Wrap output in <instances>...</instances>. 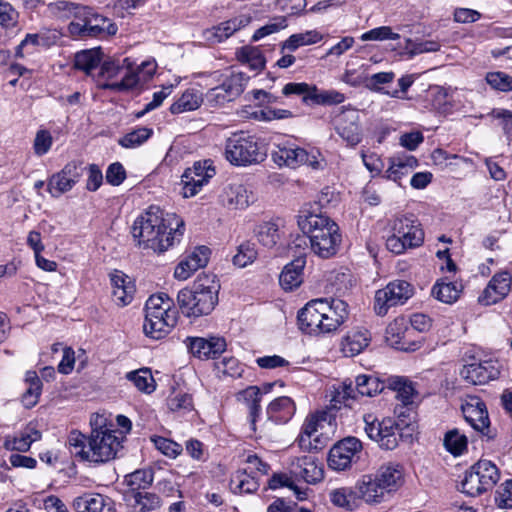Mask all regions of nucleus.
<instances>
[{"instance_id": "obj_43", "label": "nucleus", "mask_w": 512, "mask_h": 512, "mask_svg": "<svg viewBox=\"0 0 512 512\" xmlns=\"http://www.w3.org/2000/svg\"><path fill=\"white\" fill-rule=\"evenodd\" d=\"M28 387L22 395V403L26 408H32L38 402L42 390V382L36 372H27Z\"/></svg>"}, {"instance_id": "obj_57", "label": "nucleus", "mask_w": 512, "mask_h": 512, "mask_svg": "<svg viewBox=\"0 0 512 512\" xmlns=\"http://www.w3.org/2000/svg\"><path fill=\"white\" fill-rule=\"evenodd\" d=\"M314 88V85H309L307 83L301 82V83H295L290 82L287 83L283 89L282 93L285 96L290 95H298L302 97V101L306 104L311 102V95H312V89Z\"/></svg>"}, {"instance_id": "obj_62", "label": "nucleus", "mask_w": 512, "mask_h": 512, "mask_svg": "<svg viewBox=\"0 0 512 512\" xmlns=\"http://www.w3.org/2000/svg\"><path fill=\"white\" fill-rule=\"evenodd\" d=\"M286 26L287 20L284 16L276 17L272 19V21L269 22L268 24L257 29L252 36V40L258 41L265 36H268L270 34L280 31L281 29H284Z\"/></svg>"}, {"instance_id": "obj_34", "label": "nucleus", "mask_w": 512, "mask_h": 512, "mask_svg": "<svg viewBox=\"0 0 512 512\" xmlns=\"http://www.w3.org/2000/svg\"><path fill=\"white\" fill-rule=\"evenodd\" d=\"M387 386L396 392V398L405 406L413 404L417 397L413 383L406 377L391 376L387 379Z\"/></svg>"}, {"instance_id": "obj_15", "label": "nucleus", "mask_w": 512, "mask_h": 512, "mask_svg": "<svg viewBox=\"0 0 512 512\" xmlns=\"http://www.w3.org/2000/svg\"><path fill=\"white\" fill-rule=\"evenodd\" d=\"M206 164V161L203 164L196 162L192 168H187L183 173L181 183L183 185L182 194L185 198L195 196L202 186L214 176V169Z\"/></svg>"}, {"instance_id": "obj_32", "label": "nucleus", "mask_w": 512, "mask_h": 512, "mask_svg": "<svg viewBox=\"0 0 512 512\" xmlns=\"http://www.w3.org/2000/svg\"><path fill=\"white\" fill-rule=\"evenodd\" d=\"M253 195L248 189L241 183L228 184L222 194L223 202L233 208H246Z\"/></svg>"}, {"instance_id": "obj_2", "label": "nucleus", "mask_w": 512, "mask_h": 512, "mask_svg": "<svg viewBox=\"0 0 512 512\" xmlns=\"http://www.w3.org/2000/svg\"><path fill=\"white\" fill-rule=\"evenodd\" d=\"M103 417L91 420L92 431L87 438L79 431H72L68 436L70 453L82 461L106 463L115 459L122 448V432L103 424Z\"/></svg>"}, {"instance_id": "obj_56", "label": "nucleus", "mask_w": 512, "mask_h": 512, "mask_svg": "<svg viewBox=\"0 0 512 512\" xmlns=\"http://www.w3.org/2000/svg\"><path fill=\"white\" fill-rule=\"evenodd\" d=\"M238 57L255 70H260L265 66V59L257 48L249 46L243 47L238 53Z\"/></svg>"}, {"instance_id": "obj_20", "label": "nucleus", "mask_w": 512, "mask_h": 512, "mask_svg": "<svg viewBox=\"0 0 512 512\" xmlns=\"http://www.w3.org/2000/svg\"><path fill=\"white\" fill-rule=\"evenodd\" d=\"M336 131L348 144H358L361 141L358 111L354 109L343 111L337 118Z\"/></svg>"}, {"instance_id": "obj_29", "label": "nucleus", "mask_w": 512, "mask_h": 512, "mask_svg": "<svg viewBox=\"0 0 512 512\" xmlns=\"http://www.w3.org/2000/svg\"><path fill=\"white\" fill-rule=\"evenodd\" d=\"M112 294L120 305H127L133 299L135 287L130 278L120 271L111 274Z\"/></svg>"}, {"instance_id": "obj_37", "label": "nucleus", "mask_w": 512, "mask_h": 512, "mask_svg": "<svg viewBox=\"0 0 512 512\" xmlns=\"http://www.w3.org/2000/svg\"><path fill=\"white\" fill-rule=\"evenodd\" d=\"M261 397L262 392L257 386H249L238 394V399L242 400L248 407L253 431L257 430L255 423L260 412Z\"/></svg>"}, {"instance_id": "obj_24", "label": "nucleus", "mask_w": 512, "mask_h": 512, "mask_svg": "<svg viewBox=\"0 0 512 512\" xmlns=\"http://www.w3.org/2000/svg\"><path fill=\"white\" fill-rule=\"evenodd\" d=\"M418 166L416 157L401 153L389 158V166L383 178L400 184V180Z\"/></svg>"}, {"instance_id": "obj_25", "label": "nucleus", "mask_w": 512, "mask_h": 512, "mask_svg": "<svg viewBox=\"0 0 512 512\" xmlns=\"http://www.w3.org/2000/svg\"><path fill=\"white\" fill-rule=\"evenodd\" d=\"M41 432L32 424L27 425L16 435H7L4 438L3 447L9 451L26 452L32 443L40 440Z\"/></svg>"}, {"instance_id": "obj_36", "label": "nucleus", "mask_w": 512, "mask_h": 512, "mask_svg": "<svg viewBox=\"0 0 512 512\" xmlns=\"http://www.w3.org/2000/svg\"><path fill=\"white\" fill-rule=\"evenodd\" d=\"M203 102L202 93L197 89H187L171 106L172 114L194 111L198 109Z\"/></svg>"}, {"instance_id": "obj_35", "label": "nucleus", "mask_w": 512, "mask_h": 512, "mask_svg": "<svg viewBox=\"0 0 512 512\" xmlns=\"http://www.w3.org/2000/svg\"><path fill=\"white\" fill-rule=\"evenodd\" d=\"M134 512H149L161 506L158 495L149 492H134L127 494L125 499Z\"/></svg>"}, {"instance_id": "obj_53", "label": "nucleus", "mask_w": 512, "mask_h": 512, "mask_svg": "<svg viewBox=\"0 0 512 512\" xmlns=\"http://www.w3.org/2000/svg\"><path fill=\"white\" fill-rule=\"evenodd\" d=\"M150 440L158 451L172 459L180 455L183 450L180 444L171 439L154 435Z\"/></svg>"}, {"instance_id": "obj_59", "label": "nucleus", "mask_w": 512, "mask_h": 512, "mask_svg": "<svg viewBox=\"0 0 512 512\" xmlns=\"http://www.w3.org/2000/svg\"><path fill=\"white\" fill-rule=\"evenodd\" d=\"M440 47V43L434 40L414 42L411 39H407L405 49L410 56H415L422 53L439 51Z\"/></svg>"}, {"instance_id": "obj_9", "label": "nucleus", "mask_w": 512, "mask_h": 512, "mask_svg": "<svg viewBox=\"0 0 512 512\" xmlns=\"http://www.w3.org/2000/svg\"><path fill=\"white\" fill-rule=\"evenodd\" d=\"M266 153L262 151L256 137L238 132L232 134L225 144V158L236 166H248L262 162Z\"/></svg>"}, {"instance_id": "obj_1", "label": "nucleus", "mask_w": 512, "mask_h": 512, "mask_svg": "<svg viewBox=\"0 0 512 512\" xmlns=\"http://www.w3.org/2000/svg\"><path fill=\"white\" fill-rule=\"evenodd\" d=\"M184 233V222L176 214L165 213L158 206H150L133 223L132 236L137 245L162 253L176 242Z\"/></svg>"}, {"instance_id": "obj_63", "label": "nucleus", "mask_w": 512, "mask_h": 512, "mask_svg": "<svg viewBox=\"0 0 512 512\" xmlns=\"http://www.w3.org/2000/svg\"><path fill=\"white\" fill-rule=\"evenodd\" d=\"M432 104L439 112L448 113L452 108L449 91L444 87L436 86L433 89Z\"/></svg>"}, {"instance_id": "obj_40", "label": "nucleus", "mask_w": 512, "mask_h": 512, "mask_svg": "<svg viewBox=\"0 0 512 512\" xmlns=\"http://www.w3.org/2000/svg\"><path fill=\"white\" fill-rule=\"evenodd\" d=\"M49 10L59 18L75 17L81 18V15L89 13V7L75 4L68 1H57L49 4Z\"/></svg>"}, {"instance_id": "obj_28", "label": "nucleus", "mask_w": 512, "mask_h": 512, "mask_svg": "<svg viewBox=\"0 0 512 512\" xmlns=\"http://www.w3.org/2000/svg\"><path fill=\"white\" fill-rule=\"evenodd\" d=\"M371 336L368 330L357 328L343 338L341 350L347 357H353L361 353L370 343Z\"/></svg>"}, {"instance_id": "obj_26", "label": "nucleus", "mask_w": 512, "mask_h": 512, "mask_svg": "<svg viewBox=\"0 0 512 512\" xmlns=\"http://www.w3.org/2000/svg\"><path fill=\"white\" fill-rule=\"evenodd\" d=\"M295 413V404L287 396L274 399L267 407V420L275 424L287 423Z\"/></svg>"}, {"instance_id": "obj_44", "label": "nucleus", "mask_w": 512, "mask_h": 512, "mask_svg": "<svg viewBox=\"0 0 512 512\" xmlns=\"http://www.w3.org/2000/svg\"><path fill=\"white\" fill-rule=\"evenodd\" d=\"M248 79L242 72H233L220 86L226 92L227 97L233 101L242 94Z\"/></svg>"}, {"instance_id": "obj_3", "label": "nucleus", "mask_w": 512, "mask_h": 512, "mask_svg": "<svg viewBox=\"0 0 512 512\" xmlns=\"http://www.w3.org/2000/svg\"><path fill=\"white\" fill-rule=\"evenodd\" d=\"M348 305L340 299H314L298 312L300 329L307 334L336 331L348 318Z\"/></svg>"}, {"instance_id": "obj_55", "label": "nucleus", "mask_w": 512, "mask_h": 512, "mask_svg": "<svg viewBox=\"0 0 512 512\" xmlns=\"http://www.w3.org/2000/svg\"><path fill=\"white\" fill-rule=\"evenodd\" d=\"M269 488L270 489H278L281 487H287L291 490H293L298 498V500H304L305 499V493L301 492L299 488L295 485L291 477H289L287 474L284 473H275L269 480Z\"/></svg>"}, {"instance_id": "obj_52", "label": "nucleus", "mask_w": 512, "mask_h": 512, "mask_svg": "<svg viewBox=\"0 0 512 512\" xmlns=\"http://www.w3.org/2000/svg\"><path fill=\"white\" fill-rule=\"evenodd\" d=\"M444 446L451 454L461 455L467 448V437L457 429L450 430L444 437Z\"/></svg>"}, {"instance_id": "obj_21", "label": "nucleus", "mask_w": 512, "mask_h": 512, "mask_svg": "<svg viewBox=\"0 0 512 512\" xmlns=\"http://www.w3.org/2000/svg\"><path fill=\"white\" fill-rule=\"evenodd\" d=\"M392 231L396 233L409 248L418 247L423 243L424 232L420 224L411 217H400L394 220Z\"/></svg>"}, {"instance_id": "obj_30", "label": "nucleus", "mask_w": 512, "mask_h": 512, "mask_svg": "<svg viewBox=\"0 0 512 512\" xmlns=\"http://www.w3.org/2000/svg\"><path fill=\"white\" fill-rule=\"evenodd\" d=\"M103 53L100 48L83 50L76 53L74 58V67L83 71L87 76L96 79L95 71L101 66Z\"/></svg>"}, {"instance_id": "obj_6", "label": "nucleus", "mask_w": 512, "mask_h": 512, "mask_svg": "<svg viewBox=\"0 0 512 512\" xmlns=\"http://www.w3.org/2000/svg\"><path fill=\"white\" fill-rule=\"evenodd\" d=\"M219 284L213 275H199L191 288L178 292L177 303L188 317L210 314L218 302Z\"/></svg>"}, {"instance_id": "obj_38", "label": "nucleus", "mask_w": 512, "mask_h": 512, "mask_svg": "<svg viewBox=\"0 0 512 512\" xmlns=\"http://www.w3.org/2000/svg\"><path fill=\"white\" fill-rule=\"evenodd\" d=\"M250 20L251 18L249 16L241 15L234 19L225 21L213 28V36L217 42H222L240 28L247 26L250 23Z\"/></svg>"}, {"instance_id": "obj_54", "label": "nucleus", "mask_w": 512, "mask_h": 512, "mask_svg": "<svg viewBox=\"0 0 512 512\" xmlns=\"http://www.w3.org/2000/svg\"><path fill=\"white\" fill-rule=\"evenodd\" d=\"M400 35L392 31L389 26H380L371 29L360 36L362 41H385V40H398Z\"/></svg>"}, {"instance_id": "obj_8", "label": "nucleus", "mask_w": 512, "mask_h": 512, "mask_svg": "<svg viewBox=\"0 0 512 512\" xmlns=\"http://www.w3.org/2000/svg\"><path fill=\"white\" fill-rule=\"evenodd\" d=\"M95 81L99 88L125 91L134 88L139 83V77L129 58L111 59L101 63Z\"/></svg>"}, {"instance_id": "obj_33", "label": "nucleus", "mask_w": 512, "mask_h": 512, "mask_svg": "<svg viewBox=\"0 0 512 512\" xmlns=\"http://www.w3.org/2000/svg\"><path fill=\"white\" fill-rule=\"evenodd\" d=\"M80 19H84L88 28V35L96 37L102 34L114 35L117 32V26L102 15L94 13L89 7V13L81 15Z\"/></svg>"}, {"instance_id": "obj_22", "label": "nucleus", "mask_w": 512, "mask_h": 512, "mask_svg": "<svg viewBox=\"0 0 512 512\" xmlns=\"http://www.w3.org/2000/svg\"><path fill=\"white\" fill-rule=\"evenodd\" d=\"M73 507L77 512H115V502L102 494L85 493L76 497Z\"/></svg>"}, {"instance_id": "obj_23", "label": "nucleus", "mask_w": 512, "mask_h": 512, "mask_svg": "<svg viewBox=\"0 0 512 512\" xmlns=\"http://www.w3.org/2000/svg\"><path fill=\"white\" fill-rule=\"evenodd\" d=\"M465 420L477 431L483 432L489 426L486 405L477 397H471L462 405Z\"/></svg>"}, {"instance_id": "obj_31", "label": "nucleus", "mask_w": 512, "mask_h": 512, "mask_svg": "<svg viewBox=\"0 0 512 512\" xmlns=\"http://www.w3.org/2000/svg\"><path fill=\"white\" fill-rule=\"evenodd\" d=\"M329 498L331 503L339 508L346 511H354L360 506V495H358V489L356 486L351 487H340L330 491Z\"/></svg>"}, {"instance_id": "obj_5", "label": "nucleus", "mask_w": 512, "mask_h": 512, "mask_svg": "<svg viewBox=\"0 0 512 512\" xmlns=\"http://www.w3.org/2000/svg\"><path fill=\"white\" fill-rule=\"evenodd\" d=\"M404 483V470L400 464L389 462L374 473L362 475L356 482L361 500L367 504L386 501Z\"/></svg>"}, {"instance_id": "obj_27", "label": "nucleus", "mask_w": 512, "mask_h": 512, "mask_svg": "<svg viewBox=\"0 0 512 512\" xmlns=\"http://www.w3.org/2000/svg\"><path fill=\"white\" fill-rule=\"evenodd\" d=\"M305 264V258L299 256L284 267L279 276V283L284 290L291 291L300 286Z\"/></svg>"}, {"instance_id": "obj_58", "label": "nucleus", "mask_w": 512, "mask_h": 512, "mask_svg": "<svg viewBox=\"0 0 512 512\" xmlns=\"http://www.w3.org/2000/svg\"><path fill=\"white\" fill-rule=\"evenodd\" d=\"M486 81L495 90L502 92L512 90V77L504 72H489L486 75Z\"/></svg>"}, {"instance_id": "obj_4", "label": "nucleus", "mask_w": 512, "mask_h": 512, "mask_svg": "<svg viewBox=\"0 0 512 512\" xmlns=\"http://www.w3.org/2000/svg\"><path fill=\"white\" fill-rule=\"evenodd\" d=\"M298 226L309 238L311 250L320 258L327 259L339 250L342 237L338 225L322 214L301 211Z\"/></svg>"}, {"instance_id": "obj_7", "label": "nucleus", "mask_w": 512, "mask_h": 512, "mask_svg": "<svg viewBox=\"0 0 512 512\" xmlns=\"http://www.w3.org/2000/svg\"><path fill=\"white\" fill-rule=\"evenodd\" d=\"M165 293L152 295L145 304L144 332L153 339L165 337L177 323V311Z\"/></svg>"}, {"instance_id": "obj_42", "label": "nucleus", "mask_w": 512, "mask_h": 512, "mask_svg": "<svg viewBox=\"0 0 512 512\" xmlns=\"http://www.w3.org/2000/svg\"><path fill=\"white\" fill-rule=\"evenodd\" d=\"M356 391L361 396H374L383 391L385 384L373 375H358L356 377Z\"/></svg>"}, {"instance_id": "obj_18", "label": "nucleus", "mask_w": 512, "mask_h": 512, "mask_svg": "<svg viewBox=\"0 0 512 512\" xmlns=\"http://www.w3.org/2000/svg\"><path fill=\"white\" fill-rule=\"evenodd\" d=\"M511 286L512 275L509 272L497 273L491 278L478 301L485 306L495 304L508 295Z\"/></svg>"}, {"instance_id": "obj_14", "label": "nucleus", "mask_w": 512, "mask_h": 512, "mask_svg": "<svg viewBox=\"0 0 512 512\" xmlns=\"http://www.w3.org/2000/svg\"><path fill=\"white\" fill-rule=\"evenodd\" d=\"M362 443L356 437H347L335 444L328 457V465L336 471H343L351 467L359 459Z\"/></svg>"}, {"instance_id": "obj_45", "label": "nucleus", "mask_w": 512, "mask_h": 512, "mask_svg": "<svg viewBox=\"0 0 512 512\" xmlns=\"http://www.w3.org/2000/svg\"><path fill=\"white\" fill-rule=\"evenodd\" d=\"M327 420V414L325 412L316 413L308 416L302 426L301 442H304V437L309 439L314 437L316 442L319 441L318 431L322 430L324 423Z\"/></svg>"}, {"instance_id": "obj_50", "label": "nucleus", "mask_w": 512, "mask_h": 512, "mask_svg": "<svg viewBox=\"0 0 512 512\" xmlns=\"http://www.w3.org/2000/svg\"><path fill=\"white\" fill-rule=\"evenodd\" d=\"M152 134L151 128L139 127L120 138L118 143L124 148H135L146 142Z\"/></svg>"}, {"instance_id": "obj_46", "label": "nucleus", "mask_w": 512, "mask_h": 512, "mask_svg": "<svg viewBox=\"0 0 512 512\" xmlns=\"http://www.w3.org/2000/svg\"><path fill=\"white\" fill-rule=\"evenodd\" d=\"M322 40V35L316 30L291 35L283 44V49L294 51L305 45L315 44Z\"/></svg>"}, {"instance_id": "obj_17", "label": "nucleus", "mask_w": 512, "mask_h": 512, "mask_svg": "<svg viewBox=\"0 0 512 512\" xmlns=\"http://www.w3.org/2000/svg\"><path fill=\"white\" fill-rule=\"evenodd\" d=\"M185 343L189 352L199 359H214L226 349V341L221 337H187Z\"/></svg>"}, {"instance_id": "obj_48", "label": "nucleus", "mask_w": 512, "mask_h": 512, "mask_svg": "<svg viewBox=\"0 0 512 512\" xmlns=\"http://www.w3.org/2000/svg\"><path fill=\"white\" fill-rule=\"evenodd\" d=\"M127 485L130 487V493L140 492L146 489L153 482V472L149 469L136 470L125 477Z\"/></svg>"}, {"instance_id": "obj_16", "label": "nucleus", "mask_w": 512, "mask_h": 512, "mask_svg": "<svg viewBox=\"0 0 512 512\" xmlns=\"http://www.w3.org/2000/svg\"><path fill=\"white\" fill-rule=\"evenodd\" d=\"M499 374V366L493 360L472 362L464 365L460 371L462 378L473 385L486 384L498 378Z\"/></svg>"}, {"instance_id": "obj_13", "label": "nucleus", "mask_w": 512, "mask_h": 512, "mask_svg": "<svg viewBox=\"0 0 512 512\" xmlns=\"http://www.w3.org/2000/svg\"><path fill=\"white\" fill-rule=\"evenodd\" d=\"M365 423L364 430L367 436L377 442L380 447L386 450H393L398 445L397 426L395 422L390 419H378L373 414H366L363 416Z\"/></svg>"}, {"instance_id": "obj_41", "label": "nucleus", "mask_w": 512, "mask_h": 512, "mask_svg": "<svg viewBox=\"0 0 512 512\" xmlns=\"http://www.w3.org/2000/svg\"><path fill=\"white\" fill-rule=\"evenodd\" d=\"M256 236L263 246L272 248L280 240V226L277 222H264L257 227Z\"/></svg>"}, {"instance_id": "obj_19", "label": "nucleus", "mask_w": 512, "mask_h": 512, "mask_svg": "<svg viewBox=\"0 0 512 512\" xmlns=\"http://www.w3.org/2000/svg\"><path fill=\"white\" fill-rule=\"evenodd\" d=\"M291 473L309 484H315L324 477L322 464L313 455L294 458L290 464Z\"/></svg>"}, {"instance_id": "obj_64", "label": "nucleus", "mask_w": 512, "mask_h": 512, "mask_svg": "<svg viewBox=\"0 0 512 512\" xmlns=\"http://www.w3.org/2000/svg\"><path fill=\"white\" fill-rule=\"evenodd\" d=\"M19 14L14 7L0 0V25L4 28H13L17 25Z\"/></svg>"}, {"instance_id": "obj_61", "label": "nucleus", "mask_w": 512, "mask_h": 512, "mask_svg": "<svg viewBox=\"0 0 512 512\" xmlns=\"http://www.w3.org/2000/svg\"><path fill=\"white\" fill-rule=\"evenodd\" d=\"M53 144V138L48 130L40 129L36 132L33 141V150L37 156H43L48 153Z\"/></svg>"}, {"instance_id": "obj_51", "label": "nucleus", "mask_w": 512, "mask_h": 512, "mask_svg": "<svg viewBox=\"0 0 512 512\" xmlns=\"http://www.w3.org/2000/svg\"><path fill=\"white\" fill-rule=\"evenodd\" d=\"M345 100V96L336 90H319L315 85L312 89L311 102L317 105H336Z\"/></svg>"}, {"instance_id": "obj_12", "label": "nucleus", "mask_w": 512, "mask_h": 512, "mask_svg": "<svg viewBox=\"0 0 512 512\" xmlns=\"http://www.w3.org/2000/svg\"><path fill=\"white\" fill-rule=\"evenodd\" d=\"M413 294L414 288L408 281L389 282L384 288L376 291L374 311L378 316H384L390 308L405 304Z\"/></svg>"}, {"instance_id": "obj_39", "label": "nucleus", "mask_w": 512, "mask_h": 512, "mask_svg": "<svg viewBox=\"0 0 512 512\" xmlns=\"http://www.w3.org/2000/svg\"><path fill=\"white\" fill-rule=\"evenodd\" d=\"M461 291V284L438 281L432 288V295L443 303L452 304L459 298Z\"/></svg>"}, {"instance_id": "obj_11", "label": "nucleus", "mask_w": 512, "mask_h": 512, "mask_svg": "<svg viewBox=\"0 0 512 512\" xmlns=\"http://www.w3.org/2000/svg\"><path fill=\"white\" fill-rule=\"evenodd\" d=\"M273 161L279 166L297 168L301 165H308L314 170L323 169L324 158L319 150L311 148L306 150L295 144L286 143L278 145L272 152Z\"/></svg>"}, {"instance_id": "obj_60", "label": "nucleus", "mask_w": 512, "mask_h": 512, "mask_svg": "<svg viewBox=\"0 0 512 512\" xmlns=\"http://www.w3.org/2000/svg\"><path fill=\"white\" fill-rule=\"evenodd\" d=\"M72 188L73 185L64 175L62 176L61 171L54 174L48 182V191L55 198L70 191Z\"/></svg>"}, {"instance_id": "obj_49", "label": "nucleus", "mask_w": 512, "mask_h": 512, "mask_svg": "<svg viewBox=\"0 0 512 512\" xmlns=\"http://www.w3.org/2000/svg\"><path fill=\"white\" fill-rule=\"evenodd\" d=\"M234 493H252L258 489V482L245 471H238L230 483Z\"/></svg>"}, {"instance_id": "obj_47", "label": "nucleus", "mask_w": 512, "mask_h": 512, "mask_svg": "<svg viewBox=\"0 0 512 512\" xmlns=\"http://www.w3.org/2000/svg\"><path fill=\"white\" fill-rule=\"evenodd\" d=\"M126 378L142 392L152 393L155 390L154 378L147 368L131 371L127 373Z\"/></svg>"}, {"instance_id": "obj_10", "label": "nucleus", "mask_w": 512, "mask_h": 512, "mask_svg": "<svg viewBox=\"0 0 512 512\" xmlns=\"http://www.w3.org/2000/svg\"><path fill=\"white\" fill-rule=\"evenodd\" d=\"M499 477V470L494 463L479 460L466 471L460 483V490L468 496L475 497L492 489Z\"/></svg>"}]
</instances>
